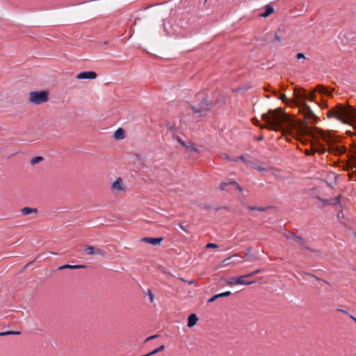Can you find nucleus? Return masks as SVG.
Returning <instances> with one entry per match:
<instances>
[{
	"instance_id": "f257e3e1",
	"label": "nucleus",
	"mask_w": 356,
	"mask_h": 356,
	"mask_svg": "<svg viewBox=\"0 0 356 356\" xmlns=\"http://www.w3.org/2000/svg\"><path fill=\"white\" fill-rule=\"evenodd\" d=\"M261 118L267 124L261 125V129L275 131L282 130L286 137L290 136L302 143L305 141V136H312L316 140L311 144L314 154H324L327 151L335 156H341L347 151L346 147L338 143L330 134L323 131L314 132V129L308 126V122L291 118L280 108L268 110L267 113L262 114Z\"/></svg>"
},
{
	"instance_id": "f03ea898",
	"label": "nucleus",
	"mask_w": 356,
	"mask_h": 356,
	"mask_svg": "<svg viewBox=\"0 0 356 356\" xmlns=\"http://www.w3.org/2000/svg\"><path fill=\"white\" fill-rule=\"evenodd\" d=\"M327 116L334 118L343 123L350 124L356 121V109L351 106L337 104L327 112Z\"/></svg>"
},
{
	"instance_id": "7ed1b4c3",
	"label": "nucleus",
	"mask_w": 356,
	"mask_h": 356,
	"mask_svg": "<svg viewBox=\"0 0 356 356\" xmlns=\"http://www.w3.org/2000/svg\"><path fill=\"white\" fill-rule=\"evenodd\" d=\"M29 102L36 105L45 103L48 101V92L44 90L33 91L29 93Z\"/></svg>"
},
{
	"instance_id": "20e7f679",
	"label": "nucleus",
	"mask_w": 356,
	"mask_h": 356,
	"mask_svg": "<svg viewBox=\"0 0 356 356\" xmlns=\"http://www.w3.org/2000/svg\"><path fill=\"white\" fill-rule=\"evenodd\" d=\"M211 103L208 102L206 99H202L201 103L197 106H193L191 108L193 112L197 115L198 117L206 116L207 112L211 108Z\"/></svg>"
},
{
	"instance_id": "39448f33",
	"label": "nucleus",
	"mask_w": 356,
	"mask_h": 356,
	"mask_svg": "<svg viewBox=\"0 0 356 356\" xmlns=\"http://www.w3.org/2000/svg\"><path fill=\"white\" fill-rule=\"evenodd\" d=\"M299 106L306 120H312L314 122L317 120L318 117L314 114V113L307 104L302 103L301 105H299Z\"/></svg>"
},
{
	"instance_id": "423d86ee",
	"label": "nucleus",
	"mask_w": 356,
	"mask_h": 356,
	"mask_svg": "<svg viewBox=\"0 0 356 356\" xmlns=\"http://www.w3.org/2000/svg\"><path fill=\"white\" fill-rule=\"evenodd\" d=\"M285 236L287 239L294 240L295 241L298 242L300 246H302L303 248L306 250H310L311 252H317L316 250H314L310 248L309 247L307 246L305 244V240L300 236H297L292 232H289L288 234H285Z\"/></svg>"
},
{
	"instance_id": "0eeeda50",
	"label": "nucleus",
	"mask_w": 356,
	"mask_h": 356,
	"mask_svg": "<svg viewBox=\"0 0 356 356\" xmlns=\"http://www.w3.org/2000/svg\"><path fill=\"white\" fill-rule=\"evenodd\" d=\"M246 277H245V275H243V276H241L239 277H232L229 278L226 281V282L229 285H236V284L250 285V284H253L254 282V281H246V280H245V278H246Z\"/></svg>"
},
{
	"instance_id": "6e6552de",
	"label": "nucleus",
	"mask_w": 356,
	"mask_h": 356,
	"mask_svg": "<svg viewBox=\"0 0 356 356\" xmlns=\"http://www.w3.org/2000/svg\"><path fill=\"white\" fill-rule=\"evenodd\" d=\"M84 252L88 255L98 254L102 257H106V252L105 250L98 248H95L92 245H88L85 248Z\"/></svg>"
},
{
	"instance_id": "1a4fd4ad",
	"label": "nucleus",
	"mask_w": 356,
	"mask_h": 356,
	"mask_svg": "<svg viewBox=\"0 0 356 356\" xmlns=\"http://www.w3.org/2000/svg\"><path fill=\"white\" fill-rule=\"evenodd\" d=\"M294 96L297 101L300 102V105L307 99V94L303 89L296 88L294 90Z\"/></svg>"
},
{
	"instance_id": "9d476101",
	"label": "nucleus",
	"mask_w": 356,
	"mask_h": 356,
	"mask_svg": "<svg viewBox=\"0 0 356 356\" xmlns=\"http://www.w3.org/2000/svg\"><path fill=\"white\" fill-rule=\"evenodd\" d=\"M97 76L96 72L93 71H86L80 72L76 75L77 79H95Z\"/></svg>"
},
{
	"instance_id": "9b49d317",
	"label": "nucleus",
	"mask_w": 356,
	"mask_h": 356,
	"mask_svg": "<svg viewBox=\"0 0 356 356\" xmlns=\"http://www.w3.org/2000/svg\"><path fill=\"white\" fill-rule=\"evenodd\" d=\"M111 190L115 191H124V187L122 184V180L120 177L118 178L112 184Z\"/></svg>"
},
{
	"instance_id": "f8f14e48",
	"label": "nucleus",
	"mask_w": 356,
	"mask_h": 356,
	"mask_svg": "<svg viewBox=\"0 0 356 356\" xmlns=\"http://www.w3.org/2000/svg\"><path fill=\"white\" fill-rule=\"evenodd\" d=\"M163 238H149V237H145L140 239V241L150 243L154 245H156L161 243V241H163Z\"/></svg>"
},
{
	"instance_id": "ddd939ff",
	"label": "nucleus",
	"mask_w": 356,
	"mask_h": 356,
	"mask_svg": "<svg viewBox=\"0 0 356 356\" xmlns=\"http://www.w3.org/2000/svg\"><path fill=\"white\" fill-rule=\"evenodd\" d=\"M274 13V8L270 5H266L265 6V12L259 14L261 17L266 18Z\"/></svg>"
},
{
	"instance_id": "4468645a",
	"label": "nucleus",
	"mask_w": 356,
	"mask_h": 356,
	"mask_svg": "<svg viewBox=\"0 0 356 356\" xmlns=\"http://www.w3.org/2000/svg\"><path fill=\"white\" fill-rule=\"evenodd\" d=\"M315 91L320 94L331 95V91L328 90V89L323 85H318L315 88Z\"/></svg>"
},
{
	"instance_id": "2eb2a0df",
	"label": "nucleus",
	"mask_w": 356,
	"mask_h": 356,
	"mask_svg": "<svg viewBox=\"0 0 356 356\" xmlns=\"http://www.w3.org/2000/svg\"><path fill=\"white\" fill-rule=\"evenodd\" d=\"M231 294H232L231 291H225V292H223L221 293L214 295L212 298H211L208 300V302H213L215 300H216L218 298H222V297H227V296H230Z\"/></svg>"
},
{
	"instance_id": "dca6fc26",
	"label": "nucleus",
	"mask_w": 356,
	"mask_h": 356,
	"mask_svg": "<svg viewBox=\"0 0 356 356\" xmlns=\"http://www.w3.org/2000/svg\"><path fill=\"white\" fill-rule=\"evenodd\" d=\"M197 321H198V318L197 317L196 314H191L188 318V326L189 327H193L194 325H196Z\"/></svg>"
},
{
	"instance_id": "f3484780",
	"label": "nucleus",
	"mask_w": 356,
	"mask_h": 356,
	"mask_svg": "<svg viewBox=\"0 0 356 356\" xmlns=\"http://www.w3.org/2000/svg\"><path fill=\"white\" fill-rule=\"evenodd\" d=\"M21 213L23 216H28L31 213H37L38 209L31 207H24L21 209Z\"/></svg>"
},
{
	"instance_id": "a211bd4d",
	"label": "nucleus",
	"mask_w": 356,
	"mask_h": 356,
	"mask_svg": "<svg viewBox=\"0 0 356 356\" xmlns=\"http://www.w3.org/2000/svg\"><path fill=\"white\" fill-rule=\"evenodd\" d=\"M184 147L186 148V152H197V149L195 144L190 140L187 141L186 146Z\"/></svg>"
},
{
	"instance_id": "6ab92c4d",
	"label": "nucleus",
	"mask_w": 356,
	"mask_h": 356,
	"mask_svg": "<svg viewBox=\"0 0 356 356\" xmlns=\"http://www.w3.org/2000/svg\"><path fill=\"white\" fill-rule=\"evenodd\" d=\"M86 266L83 265H70V264H65L63 266H61L58 268L59 270L63 269H81L84 268Z\"/></svg>"
},
{
	"instance_id": "aec40b11",
	"label": "nucleus",
	"mask_w": 356,
	"mask_h": 356,
	"mask_svg": "<svg viewBox=\"0 0 356 356\" xmlns=\"http://www.w3.org/2000/svg\"><path fill=\"white\" fill-rule=\"evenodd\" d=\"M282 31L280 29H279L275 33H268V37H274L275 39L277 40V43H280L281 41H282V38H281V36H280V33H281Z\"/></svg>"
},
{
	"instance_id": "412c9836",
	"label": "nucleus",
	"mask_w": 356,
	"mask_h": 356,
	"mask_svg": "<svg viewBox=\"0 0 356 356\" xmlns=\"http://www.w3.org/2000/svg\"><path fill=\"white\" fill-rule=\"evenodd\" d=\"M348 156L349 159L347 163V165L350 168H356V157L355 156L350 155V154H348Z\"/></svg>"
},
{
	"instance_id": "4be33fe9",
	"label": "nucleus",
	"mask_w": 356,
	"mask_h": 356,
	"mask_svg": "<svg viewBox=\"0 0 356 356\" xmlns=\"http://www.w3.org/2000/svg\"><path fill=\"white\" fill-rule=\"evenodd\" d=\"M114 138L117 140H121L124 138V131L122 128L118 129L114 133Z\"/></svg>"
},
{
	"instance_id": "5701e85b",
	"label": "nucleus",
	"mask_w": 356,
	"mask_h": 356,
	"mask_svg": "<svg viewBox=\"0 0 356 356\" xmlns=\"http://www.w3.org/2000/svg\"><path fill=\"white\" fill-rule=\"evenodd\" d=\"M165 348V346L163 345L161 346L160 347H159L158 348L154 350L153 351H152L151 353L147 354V355H143V356H151L152 355H154L163 350H164Z\"/></svg>"
},
{
	"instance_id": "b1692460",
	"label": "nucleus",
	"mask_w": 356,
	"mask_h": 356,
	"mask_svg": "<svg viewBox=\"0 0 356 356\" xmlns=\"http://www.w3.org/2000/svg\"><path fill=\"white\" fill-rule=\"evenodd\" d=\"M44 160V158L42 156H35V157H33L31 160V163L32 165H35L42 161Z\"/></svg>"
},
{
	"instance_id": "393cba45",
	"label": "nucleus",
	"mask_w": 356,
	"mask_h": 356,
	"mask_svg": "<svg viewBox=\"0 0 356 356\" xmlns=\"http://www.w3.org/2000/svg\"><path fill=\"white\" fill-rule=\"evenodd\" d=\"M251 252H252V248L251 247H248L245 250V255L247 256L248 257H249L251 260H254V258L252 255Z\"/></svg>"
},
{
	"instance_id": "a878e982",
	"label": "nucleus",
	"mask_w": 356,
	"mask_h": 356,
	"mask_svg": "<svg viewBox=\"0 0 356 356\" xmlns=\"http://www.w3.org/2000/svg\"><path fill=\"white\" fill-rule=\"evenodd\" d=\"M268 172L271 173L272 175H273L275 177H277L279 176V170L273 168H268Z\"/></svg>"
},
{
	"instance_id": "bb28decb",
	"label": "nucleus",
	"mask_w": 356,
	"mask_h": 356,
	"mask_svg": "<svg viewBox=\"0 0 356 356\" xmlns=\"http://www.w3.org/2000/svg\"><path fill=\"white\" fill-rule=\"evenodd\" d=\"M232 184H236V181H229V182H222L221 183L220 186V188L222 190V191H225L226 190V187L228 186V185H231Z\"/></svg>"
},
{
	"instance_id": "cd10ccee",
	"label": "nucleus",
	"mask_w": 356,
	"mask_h": 356,
	"mask_svg": "<svg viewBox=\"0 0 356 356\" xmlns=\"http://www.w3.org/2000/svg\"><path fill=\"white\" fill-rule=\"evenodd\" d=\"M20 332L19 331H7V332H0V336H6L9 334H19Z\"/></svg>"
},
{
	"instance_id": "c85d7f7f",
	"label": "nucleus",
	"mask_w": 356,
	"mask_h": 356,
	"mask_svg": "<svg viewBox=\"0 0 356 356\" xmlns=\"http://www.w3.org/2000/svg\"><path fill=\"white\" fill-rule=\"evenodd\" d=\"M340 199H341V195H339V196L336 197L335 198H334L333 200H330V203L331 204H334V205L340 204Z\"/></svg>"
},
{
	"instance_id": "c756f323",
	"label": "nucleus",
	"mask_w": 356,
	"mask_h": 356,
	"mask_svg": "<svg viewBox=\"0 0 356 356\" xmlns=\"http://www.w3.org/2000/svg\"><path fill=\"white\" fill-rule=\"evenodd\" d=\"M315 90L314 91L309 92V94H307V99L309 101H314L315 98Z\"/></svg>"
},
{
	"instance_id": "7c9ffc66",
	"label": "nucleus",
	"mask_w": 356,
	"mask_h": 356,
	"mask_svg": "<svg viewBox=\"0 0 356 356\" xmlns=\"http://www.w3.org/2000/svg\"><path fill=\"white\" fill-rule=\"evenodd\" d=\"M260 272H261V270L260 269H257V270H256L254 271H252V272H251L250 273H248V274L245 275V277H252V276L259 273Z\"/></svg>"
},
{
	"instance_id": "2f4dec72",
	"label": "nucleus",
	"mask_w": 356,
	"mask_h": 356,
	"mask_svg": "<svg viewBox=\"0 0 356 356\" xmlns=\"http://www.w3.org/2000/svg\"><path fill=\"white\" fill-rule=\"evenodd\" d=\"M254 168L260 172H264V171L268 172V168H264V167L259 166V165H254Z\"/></svg>"
},
{
	"instance_id": "473e14b6",
	"label": "nucleus",
	"mask_w": 356,
	"mask_h": 356,
	"mask_svg": "<svg viewBox=\"0 0 356 356\" xmlns=\"http://www.w3.org/2000/svg\"><path fill=\"white\" fill-rule=\"evenodd\" d=\"M147 295L149 296L150 302H154V294L152 293V291L150 289L147 290Z\"/></svg>"
},
{
	"instance_id": "72a5a7b5",
	"label": "nucleus",
	"mask_w": 356,
	"mask_h": 356,
	"mask_svg": "<svg viewBox=\"0 0 356 356\" xmlns=\"http://www.w3.org/2000/svg\"><path fill=\"white\" fill-rule=\"evenodd\" d=\"M248 208L250 210H257L259 211H264L266 210L264 207H249Z\"/></svg>"
},
{
	"instance_id": "f704fd0d",
	"label": "nucleus",
	"mask_w": 356,
	"mask_h": 356,
	"mask_svg": "<svg viewBox=\"0 0 356 356\" xmlns=\"http://www.w3.org/2000/svg\"><path fill=\"white\" fill-rule=\"evenodd\" d=\"M177 141L184 147L185 146H186V141H184L180 137L177 136Z\"/></svg>"
},
{
	"instance_id": "c9c22d12",
	"label": "nucleus",
	"mask_w": 356,
	"mask_h": 356,
	"mask_svg": "<svg viewBox=\"0 0 356 356\" xmlns=\"http://www.w3.org/2000/svg\"><path fill=\"white\" fill-rule=\"evenodd\" d=\"M206 248H218V245L216 244V243H207L206 245Z\"/></svg>"
},
{
	"instance_id": "e433bc0d",
	"label": "nucleus",
	"mask_w": 356,
	"mask_h": 356,
	"mask_svg": "<svg viewBox=\"0 0 356 356\" xmlns=\"http://www.w3.org/2000/svg\"><path fill=\"white\" fill-rule=\"evenodd\" d=\"M305 54H302V53H298L297 55H296V58L297 59H302V58H305Z\"/></svg>"
},
{
	"instance_id": "4c0bfd02",
	"label": "nucleus",
	"mask_w": 356,
	"mask_h": 356,
	"mask_svg": "<svg viewBox=\"0 0 356 356\" xmlns=\"http://www.w3.org/2000/svg\"><path fill=\"white\" fill-rule=\"evenodd\" d=\"M243 261H244V260L243 259L242 257H241L240 259H236V261H234L233 264H242Z\"/></svg>"
},
{
	"instance_id": "58836bf2",
	"label": "nucleus",
	"mask_w": 356,
	"mask_h": 356,
	"mask_svg": "<svg viewBox=\"0 0 356 356\" xmlns=\"http://www.w3.org/2000/svg\"><path fill=\"white\" fill-rule=\"evenodd\" d=\"M280 99L282 101V102H285L286 99H287V97L286 96V95L284 94H281L280 96Z\"/></svg>"
},
{
	"instance_id": "ea45409f",
	"label": "nucleus",
	"mask_w": 356,
	"mask_h": 356,
	"mask_svg": "<svg viewBox=\"0 0 356 356\" xmlns=\"http://www.w3.org/2000/svg\"><path fill=\"white\" fill-rule=\"evenodd\" d=\"M238 159L241 161H242L243 162H244L245 164L248 165V161H247L244 156H238Z\"/></svg>"
},
{
	"instance_id": "a19ab883",
	"label": "nucleus",
	"mask_w": 356,
	"mask_h": 356,
	"mask_svg": "<svg viewBox=\"0 0 356 356\" xmlns=\"http://www.w3.org/2000/svg\"><path fill=\"white\" fill-rule=\"evenodd\" d=\"M305 154L306 155H307V156L312 154L313 153H312V148H310L309 149H305Z\"/></svg>"
},
{
	"instance_id": "79ce46f5",
	"label": "nucleus",
	"mask_w": 356,
	"mask_h": 356,
	"mask_svg": "<svg viewBox=\"0 0 356 356\" xmlns=\"http://www.w3.org/2000/svg\"><path fill=\"white\" fill-rule=\"evenodd\" d=\"M180 228L186 233H188V230L186 229V227L183 225L182 222L179 223Z\"/></svg>"
},
{
	"instance_id": "37998d69",
	"label": "nucleus",
	"mask_w": 356,
	"mask_h": 356,
	"mask_svg": "<svg viewBox=\"0 0 356 356\" xmlns=\"http://www.w3.org/2000/svg\"><path fill=\"white\" fill-rule=\"evenodd\" d=\"M230 259H231V257L227 258V259H226L223 260V261H222L223 265H222V266L228 265L229 263H228L227 261H228Z\"/></svg>"
},
{
	"instance_id": "c03bdc74",
	"label": "nucleus",
	"mask_w": 356,
	"mask_h": 356,
	"mask_svg": "<svg viewBox=\"0 0 356 356\" xmlns=\"http://www.w3.org/2000/svg\"><path fill=\"white\" fill-rule=\"evenodd\" d=\"M305 275H309V276H311V277H314V278H315L316 280H320L319 278H318V277H316L315 275H312V274H310V273H305Z\"/></svg>"
},
{
	"instance_id": "a18cd8bd",
	"label": "nucleus",
	"mask_w": 356,
	"mask_h": 356,
	"mask_svg": "<svg viewBox=\"0 0 356 356\" xmlns=\"http://www.w3.org/2000/svg\"><path fill=\"white\" fill-rule=\"evenodd\" d=\"M158 336L157 335H153V336H151L149 337H148L146 341H149V340H152V339H154L157 337Z\"/></svg>"
},
{
	"instance_id": "49530a36",
	"label": "nucleus",
	"mask_w": 356,
	"mask_h": 356,
	"mask_svg": "<svg viewBox=\"0 0 356 356\" xmlns=\"http://www.w3.org/2000/svg\"><path fill=\"white\" fill-rule=\"evenodd\" d=\"M235 186H236V188L239 191H242V188L241 187V186L239 184H238L236 182V184H234Z\"/></svg>"
},
{
	"instance_id": "de8ad7c7",
	"label": "nucleus",
	"mask_w": 356,
	"mask_h": 356,
	"mask_svg": "<svg viewBox=\"0 0 356 356\" xmlns=\"http://www.w3.org/2000/svg\"><path fill=\"white\" fill-rule=\"evenodd\" d=\"M252 122L256 125H258L259 122V120H257V119H252Z\"/></svg>"
},
{
	"instance_id": "09e8293b",
	"label": "nucleus",
	"mask_w": 356,
	"mask_h": 356,
	"mask_svg": "<svg viewBox=\"0 0 356 356\" xmlns=\"http://www.w3.org/2000/svg\"><path fill=\"white\" fill-rule=\"evenodd\" d=\"M230 160H231V161H234V162H236V161H238L239 159H238V157H236V158L231 159Z\"/></svg>"
},
{
	"instance_id": "8fccbe9b",
	"label": "nucleus",
	"mask_w": 356,
	"mask_h": 356,
	"mask_svg": "<svg viewBox=\"0 0 356 356\" xmlns=\"http://www.w3.org/2000/svg\"><path fill=\"white\" fill-rule=\"evenodd\" d=\"M350 317L353 320H354V321L356 323V318H355V317L353 316L352 315H350Z\"/></svg>"
},
{
	"instance_id": "3c124183",
	"label": "nucleus",
	"mask_w": 356,
	"mask_h": 356,
	"mask_svg": "<svg viewBox=\"0 0 356 356\" xmlns=\"http://www.w3.org/2000/svg\"><path fill=\"white\" fill-rule=\"evenodd\" d=\"M223 158H225V159H230L229 158L228 155H227V154L223 155Z\"/></svg>"
},
{
	"instance_id": "603ef678",
	"label": "nucleus",
	"mask_w": 356,
	"mask_h": 356,
	"mask_svg": "<svg viewBox=\"0 0 356 356\" xmlns=\"http://www.w3.org/2000/svg\"><path fill=\"white\" fill-rule=\"evenodd\" d=\"M337 311L341 312H343V313H347V312H346V311L343 310V309H337Z\"/></svg>"
},
{
	"instance_id": "864d4df0",
	"label": "nucleus",
	"mask_w": 356,
	"mask_h": 356,
	"mask_svg": "<svg viewBox=\"0 0 356 356\" xmlns=\"http://www.w3.org/2000/svg\"><path fill=\"white\" fill-rule=\"evenodd\" d=\"M263 140V136H260L259 138H258V140Z\"/></svg>"
},
{
	"instance_id": "5fc2aeb1",
	"label": "nucleus",
	"mask_w": 356,
	"mask_h": 356,
	"mask_svg": "<svg viewBox=\"0 0 356 356\" xmlns=\"http://www.w3.org/2000/svg\"><path fill=\"white\" fill-rule=\"evenodd\" d=\"M325 204H330V202H328V201H325Z\"/></svg>"
},
{
	"instance_id": "6e6d98bb",
	"label": "nucleus",
	"mask_w": 356,
	"mask_h": 356,
	"mask_svg": "<svg viewBox=\"0 0 356 356\" xmlns=\"http://www.w3.org/2000/svg\"><path fill=\"white\" fill-rule=\"evenodd\" d=\"M340 213H341V212L338 213V217L341 216V214H340Z\"/></svg>"
},
{
	"instance_id": "4d7b16f0",
	"label": "nucleus",
	"mask_w": 356,
	"mask_h": 356,
	"mask_svg": "<svg viewBox=\"0 0 356 356\" xmlns=\"http://www.w3.org/2000/svg\"><path fill=\"white\" fill-rule=\"evenodd\" d=\"M340 213H341V212L338 213V217L341 216V214H340Z\"/></svg>"
}]
</instances>
